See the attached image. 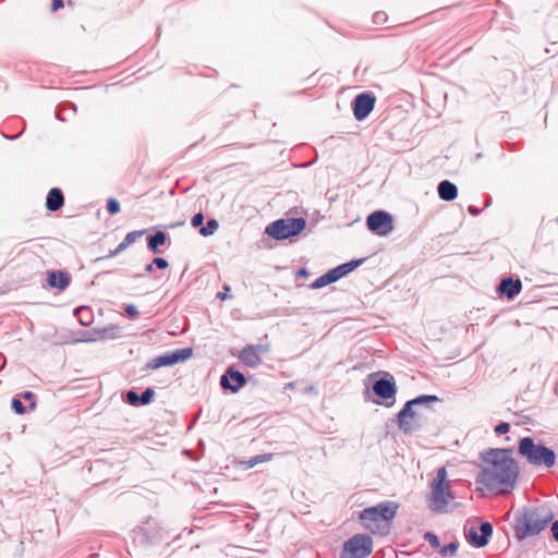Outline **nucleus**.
Masks as SVG:
<instances>
[{
	"label": "nucleus",
	"mask_w": 558,
	"mask_h": 558,
	"mask_svg": "<svg viewBox=\"0 0 558 558\" xmlns=\"http://www.w3.org/2000/svg\"><path fill=\"white\" fill-rule=\"evenodd\" d=\"M154 266H155V265H154V264H153V262H151L150 264L146 265L145 270H146L147 272H151V271H153V267H154Z\"/></svg>",
	"instance_id": "46"
},
{
	"label": "nucleus",
	"mask_w": 558,
	"mask_h": 558,
	"mask_svg": "<svg viewBox=\"0 0 558 558\" xmlns=\"http://www.w3.org/2000/svg\"><path fill=\"white\" fill-rule=\"evenodd\" d=\"M384 15H385L384 13L377 12V13L375 14V17H376V19H383V16H384Z\"/></svg>",
	"instance_id": "50"
},
{
	"label": "nucleus",
	"mask_w": 558,
	"mask_h": 558,
	"mask_svg": "<svg viewBox=\"0 0 558 558\" xmlns=\"http://www.w3.org/2000/svg\"><path fill=\"white\" fill-rule=\"evenodd\" d=\"M271 458V453L257 454L252 457L250 460L245 461L244 464L246 465V468H253L258 463L270 461Z\"/></svg>",
	"instance_id": "26"
},
{
	"label": "nucleus",
	"mask_w": 558,
	"mask_h": 558,
	"mask_svg": "<svg viewBox=\"0 0 558 558\" xmlns=\"http://www.w3.org/2000/svg\"><path fill=\"white\" fill-rule=\"evenodd\" d=\"M518 452L534 466L550 469L556 463L555 451L542 444H536L532 437H523L520 439Z\"/></svg>",
	"instance_id": "4"
},
{
	"label": "nucleus",
	"mask_w": 558,
	"mask_h": 558,
	"mask_svg": "<svg viewBox=\"0 0 558 558\" xmlns=\"http://www.w3.org/2000/svg\"><path fill=\"white\" fill-rule=\"evenodd\" d=\"M376 98L372 93L359 94L353 102L352 109L356 120L362 121L373 111Z\"/></svg>",
	"instance_id": "11"
},
{
	"label": "nucleus",
	"mask_w": 558,
	"mask_h": 558,
	"mask_svg": "<svg viewBox=\"0 0 558 558\" xmlns=\"http://www.w3.org/2000/svg\"><path fill=\"white\" fill-rule=\"evenodd\" d=\"M436 401H438L437 396L421 395V396L405 402V404L401 409V415L405 416V413H408L410 411V408H413L414 405H421V404H426V403L436 402Z\"/></svg>",
	"instance_id": "22"
},
{
	"label": "nucleus",
	"mask_w": 558,
	"mask_h": 558,
	"mask_svg": "<svg viewBox=\"0 0 558 558\" xmlns=\"http://www.w3.org/2000/svg\"><path fill=\"white\" fill-rule=\"evenodd\" d=\"M430 489L429 509L438 513L445 512L449 502L454 498L450 482L447 481L446 468L441 466L437 470L436 476L430 483Z\"/></svg>",
	"instance_id": "5"
},
{
	"label": "nucleus",
	"mask_w": 558,
	"mask_h": 558,
	"mask_svg": "<svg viewBox=\"0 0 558 558\" xmlns=\"http://www.w3.org/2000/svg\"><path fill=\"white\" fill-rule=\"evenodd\" d=\"M140 238V230L132 231L128 233L124 240L117 246V248L111 252L110 256H116L125 247H128L131 243H134Z\"/></svg>",
	"instance_id": "23"
},
{
	"label": "nucleus",
	"mask_w": 558,
	"mask_h": 558,
	"mask_svg": "<svg viewBox=\"0 0 558 558\" xmlns=\"http://www.w3.org/2000/svg\"><path fill=\"white\" fill-rule=\"evenodd\" d=\"M553 537L558 542V520L551 525Z\"/></svg>",
	"instance_id": "44"
},
{
	"label": "nucleus",
	"mask_w": 558,
	"mask_h": 558,
	"mask_svg": "<svg viewBox=\"0 0 558 558\" xmlns=\"http://www.w3.org/2000/svg\"><path fill=\"white\" fill-rule=\"evenodd\" d=\"M71 282V277L63 270H51L47 272V283L50 288H56L60 291L65 290Z\"/></svg>",
	"instance_id": "16"
},
{
	"label": "nucleus",
	"mask_w": 558,
	"mask_h": 558,
	"mask_svg": "<svg viewBox=\"0 0 558 558\" xmlns=\"http://www.w3.org/2000/svg\"><path fill=\"white\" fill-rule=\"evenodd\" d=\"M329 272H330V277L332 278L333 282H336L339 279L344 277L339 266L330 269Z\"/></svg>",
	"instance_id": "40"
},
{
	"label": "nucleus",
	"mask_w": 558,
	"mask_h": 558,
	"mask_svg": "<svg viewBox=\"0 0 558 558\" xmlns=\"http://www.w3.org/2000/svg\"><path fill=\"white\" fill-rule=\"evenodd\" d=\"M137 313H138V311L135 305L129 304L125 306V314L128 317L134 318V317H136Z\"/></svg>",
	"instance_id": "42"
},
{
	"label": "nucleus",
	"mask_w": 558,
	"mask_h": 558,
	"mask_svg": "<svg viewBox=\"0 0 558 558\" xmlns=\"http://www.w3.org/2000/svg\"><path fill=\"white\" fill-rule=\"evenodd\" d=\"M438 195L442 201L450 202L453 201L458 195V189L456 184L450 182L449 180H442L437 187Z\"/></svg>",
	"instance_id": "21"
},
{
	"label": "nucleus",
	"mask_w": 558,
	"mask_h": 558,
	"mask_svg": "<svg viewBox=\"0 0 558 558\" xmlns=\"http://www.w3.org/2000/svg\"><path fill=\"white\" fill-rule=\"evenodd\" d=\"M123 400L131 405L138 407L140 405V393L134 389L129 390L124 395Z\"/></svg>",
	"instance_id": "30"
},
{
	"label": "nucleus",
	"mask_w": 558,
	"mask_h": 558,
	"mask_svg": "<svg viewBox=\"0 0 558 558\" xmlns=\"http://www.w3.org/2000/svg\"><path fill=\"white\" fill-rule=\"evenodd\" d=\"M11 407L16 414L26 413L25 405L23 404L22 400L17 397L12 399Z\"/></svg>",
	"instance_id": "31"
},
{
	"label": "nucleus",
	"mask_w": 558,
	"mask_h": 558,
	"mask_svg": "<svg viewBox=\"0 0 558 558\" xmlns=\"http://www.w3.org/2000/svg\"><path fill=\"white\" fill-rule=\"evenodd\" d=\"M64 205V195L61 189L52 187L46 197V207L50 211H57Z\"/></svg>",
	"instance_id": "20"
},
{
	"label": "nucleus",
	"mask_w": 558,
	"mask_h": 558,
	"mask_svg": "<svg viewBox=\"0 0 558 558\" xmlns=\"http://www.w3.org/2000/svg\"><path fill=\"white\" fill-rule=\"evenodd\" d=\"M330 283H333V281H332V278L330 277V272L328 270L327 272H325L324 275L318 277L316 280H314L310 287H311V289L317 290V289L324 288Z\"/></svg>",
	"instance_id": "25"
},
{
	"label": "nucleus",
	"mask_w": 558,
	"mask_h": 558,
	"mask_svg": "<svg viewBox=\"0 0 558 558\" xmlns=\"http://www.w3.org/2000/svg\"><path fill=\"white\" fill-rule=\"evenodd\" d=\"M75 315L82 326H88L93 322L92 310L87 306H82L75 311Z\"/></svg>",
	"instance_id": "24"
},
{
	"label": "nucleus",
	"mask_w": 558,
	"mask_h": 558,
	"mask_svg": "<svg viewBox=\"0 0 558 558\" xmlns=\"http://www.w3.org/2000/svg\"><path fill=\"white\" fill-rule=\"evenodd\" d=\"M510 429V424L506 422H501L495 426V433L498 435L507 434Z\"/></svg>",
	"instance_id": "37"
},
{
	"label": "nucleus",
	"mask_w": 558,
	"mask_h": 558,
	"mask_svg": "<svg viewBox=\"0 0 558 558\" xmlns=\"http://www.w3.org/2000/svg\"><path fill=\"white\" fill-rule=\"evenodd\" d=\"M268 352L264 344H247L239 353V361L250 368H256L262 364V355Z\"/></svg>",
	"instance_id": "10"
},
{
	"label": "nucleus",
	"mask_w": 558,
	"mask_h": 558,
	"mask_svg": "<svg viewBox=\"0 0 558 558\" xmlns=\"http://www.w3.org/2000/svg\"><path fill=\"white\" fill-rule=\"evenodd\" d=\"M511 449H488L481 457L487 464L476 475V484L498 495L511 493L519 475L518 462Z\"/></svg>",
	"instance_id": "1"
},
{
	"label": "nucleus",
	"mask_w": 558,
	"mask_h": 558,
	"mask_svg": "<svg viewBox=\"0 0 558 558\" xmlns=\"http://www.w3.org/2000/svg\"><path fill=\"white\" fill-rule=\"evenodd\" d=\"M142 536H145L147 543L157 544L162 541L163 532L156 522L148 520L146 526L142 527Z\"/></svg>",
	"instance_id": "19"
},
{
	"label": "nucleus",
	"mask_w": 558,
	"mask_h": 558,
	"mask_svg": "<svg viewBox=\"0 0 558 558\" xmlns=\"http://www.w3.org/2000/svg\"><path fill=\"white\" fill-rule=\"evenodd\" d=\"M104 338H117L120 337V328L119 327H110V328H104L101 330Z\"/></svg>",
	"instance_id": "33"
},
{
	"label": "nucleus",
	"mask_w": 558,
	"mask_h": 558,
	"mask_svg": "<svg viewBox=\"0 0 558 558\" xmlns=\"http://www.w3.org/2000/svg\"><path fill=\"white\" fill-rule=\"evenodd\" d=\"M399 505L386 500L375 506L367 507L359 513V521L365 530L375 535H388L391 521L397 515Z\"/></svg>",
	"instance_id": "3"
},
{
	"label": "nucleus",
	"mask_w": 558,
	"mask_h": 558,
	"mask_svg": "<svg viewBox=\"0 0 558 558\" xmlns=\"http://www.w3.org/2000/svg\"><path fill=\"white\" fill-rule=\"evenodd\" d=\"M458 548H459V542L453 541V542L449 543L448 545L440 547L439 554L444 557L445 556L453 557V556H456Z\"/></svg>",
	"instance_id": "28"
},
{
	"label": "nucleus",
	"mask_w": 558,
	"mask_h": 558,
	"mask_svg": "<svg viewBox=\"0 0 558 558\" xmlns=\"http://www.w3.org/2000/svg\"><path fill=\"white\" fill-rule=\"evenodd\" d=\"M219 225H218V221L216 219H209L206 223V226H203L201 229H199V233L203 235V236H208V235H211L216 232V230L218 229Z\"/></svg>",
	"instance_id": "27"
},
{
	"label": "nucleus",
	"mask_w": 558,
	"mask_h": 558,
	"mask_svg": "<svg viewBox=\"0 0 558 558\" xmlns=\"http://www.w3.org/2000/svg\"><path fill=\"white\" fill-rule=\"evenodd\" d=\"M366 226L374 234L386 236L393 230V219L389 213L376 210L367 216Z\"/></svg>",
	"instance_id": "9"
},
{
	"label": "nucleus",
	"mask_w": 558,
	"mask_h": 558,
	"mask_svg": "<svg viewBox=\"0 0 558 558\" xmlns=\"http://www.w3.org/2000/svg\"><path fill=\"white\" fill-rule=\"evenodd\" d=\"M329 272H330V277L332 278L333 282H336L339 279L344 277L339 266L330 269Z\"/></svg>",
	"instance_id": "39"
},
{
	"label": "nucleus",
	"mask_w": 558,
	"mask_h": 558,
	"mask_svg": "<svg viewBox=\"0 0 558 558\" xmlns=\"http://www.w3.org/2000/svg\"><path fill=\"white\" fill-rule=\"evenodd\" d=\"M21 398H23L24 400H28L29 401V408L31 409H35V407H36L35 395L32 391L23 392L21 395Z\"/></svg>",
	"instance_id": "38"
},
{
	"label": "nucleus",
	"mask_w": 558,
	"mask_h": 558,
	"mask_svg": "<svg viewBox=\"0 0 558 558\" xmlns=\"http://www.w3.org/2000/svg\"><path fill=\"white\" fill-rule=\"evenodd\" d=\"M306 227V220L300 218H281L266 227L265 232L275 240H286L300 234Z\"/></svg>",
	"instance_id": "6"
},
{
	"label": "nucleus",
	"mask_w": 558,
	"mask_h": 558,
	"mask_svg": "<svg viewBox=\"0 0 558 558\" xmlns=\"http://www.w3.org/2000/svg\"><path fill=\"white\" fill-rule=\"evenodd\" d=\"M497 290L500 294L506 295L508 299H513L521 292L522 283L520 279L508 277L500 281Z\"/></svg>",
	"instance_id": "17"
},
{
	"label": "nucleus",
	"mask_w": 558,
	"mask_h": 558,
	"mask_svg": "<svg viewBox=\"0 0 558 558\" xmlns=\"http://www.w3.org/2000/svg\"><path fill=\"white\" fill-rule=\"evenodd\" d=\"M63 5H64L63 0H52L51 11L57 12L58 10L62 9Z\"/></svg>",
	"instance_id": "43"
},
{
	"label": "nucleus",
	"mask_w": 558,
	"mask_h": 558,
	"mask_svg": "<svg viewBox=\"0 0 558 558\" xmlns=\"http://www.w3.org/2000/svg\"><path fill=\"white\" fill-rule=\"evenodd\" d=\"M153 264L159 269H166L169 266L168 262L162 257H155Z\"/></svg>",
	"instance_id": "41"
},
{
	"label": "nucleus",
	"mask_w": 558,
	"mask_h": 558,
	"mask_svg": "<svg viewBox=\"0 0 558 558\" xmlns=\"http://www.w3.org/2000/svg\"><path fill=\"white\" fill-rule=\"evenodd\" d=\"M423 537H424L425 541H427L429 543V545L432 547H434V548L439 547V545H440L439 538L433 532H425Z\"/></svg>",
	"instance_id": "32"
},
{
	"label": "nucleus",
	"mask_w": 558,
	"mask_h": 558,
	"mask_svg": "<svg viewBox=\"0 0 558 558\" xmlns=\"http://www.w3.org/2000/svg\"><path fill=\"white\" fill-rule=\"evenodd\" d=\"M397 423L399 429L404 434H412L421 428L420 416L413 408H410L405 416H402L400 411L397 415Z\"/></svg>",
	"instance_id": "15"
},
{
	"label": "nucleus",
	"mask_w": 558,
	"mask_h": 558,
	"mask_svg": "<svg viewBox=\"0 0 558 558\" xmlns=\"http://www.w3.org/2000/svg\"><path fill=\"white\" fill-rule=\"evenodd\" d=\"M478 530L476 527L472 526L466 533V538L473 546L481 548L488 544L493 534V525L487 521L482 522Z\"/></svg>",
	"instance_id": "13"
},
{
	"label": "nucleus",
	"mask_w": 558,
	"mask_h": 558,
	"mask_svg": "<svg viewBox=\"0 0 558 558\" xmlns=\"http://www.w3.org/2000/svg\"><path fill=\"white\" fill-rule=\"evenodd\" d=\"M299 276H303V277H306L307 276V270L305 268H302L299 270Z\"/></svg>",
	"instance_id": "47"
},
{
	"label": "nucleus",
	"mask_w": 558,
	"mask_h": 558,
	"mask_svg": "<svg viewBox=\"0 0 558 558\" xmlns=\"http://www.w3.org/2000/svg\"><path fill=\"white\" fill-rule=\"evenodd\" d=\"M219 299L221 300H225L226 299V294L222 293V292H219L218 295H217Z\"/></svg>",
	"instance_id": "52"
},
{
	"label": "nucleus",
	"mask_w": 558,
	"mask_h": 558,
	"mask_svg": "<svg viewBox=\"0 0 558 558\" xmlns=\"http://www.w3.org/2000/svg\"><path fill=\"white\" fill-rule=\"evenodd\" d=\"M372 551V537L367 534H355L344 542L340 558H367Z\"/></svg>",
	"instance_id": "7"
},
{
	"label": "nucleus",
	"mask_w": 558,
	"mask_h": 558,
	"mask_svg": "<svg viewBox=\"0 0 558 558\" xmlns=\"http://www.w3.org/2000/svg\"><path fill=\"white\" fill-rule=\"evenodd\" d=\"M384 15H385L384 13L377 12V13L375 14V17H376V19H383V16H384Z\"/></svg>",
	"instance_id": "51"
},
{
	"label": "nucleus",
	"mask_w": 558,
	"mask_h": 558,
	"mask_svg": "<svg viewBox=\"0 0 558 558\" xmlns=\"http://www.w3.org/2000/svg\"><path fill=\"white\" fill-rule=\"evenodd\" d=\"M107 210L110 215H116L120 210V204L116 198H110L107 202Z\"/></svg>",
	"instance_id": "34"
},
{
	"label": "nucleus",
	"mask_w": 558,
	"mask_h": 558,
	"mask_svg": "<svg viewBox=\"0 0 558 558\" xmlns=\"http://www.w3.org/2000/svg\"><path fill=\"white\" fill-rule=\"evenodd\" d=\"M64 108H69V109H72V110H75V106L73 104H68L64 106Z\"/></svg>",
	"instance_id": "48"
},
{
	"label": "nucleus",
	"mask_w": 558,
	"mask_h": 558,
	"mask_svg": "<svg viewBox=\"0 0 558 558\" xmlns=\"http://www.w3.org/2000/svg\"><path fill=\"white\" fill-rule=\"evenodd\" d=\"M204 222V215L202 213L195 214L191 219V225L194 228L203 227Z\"/></svg>",
	"instance_id": "36"
},
{
	"label": "nucleus",
	"mask_w": 558,
	"mask_h": 558,
	"mask_svg": "<svg viewBox=\"0 0 558 558\" xmlns=\"http://www.w3.org/2000/svg\"><path fill=\"white\" fill-rule=\"evenodd\" d=\"M169 239V235L165 231H156L154 234H149L146 238V243L148 250L153 254H161L163 251L161 250V246H163Z\"/></svg>",
	"instance_id": "18"
},
{
	"label": "nucleus",
	"mask_w": 558,
	"mask_h": 558,
	"mask_svg": "<svg viewBox=\"0 0 558 558\" xmlns=\"http://www.w3.org/2000/svg\"><path fill=\"white\" fill-rule=\"evenodd\" d=\"M556 221L558 222V217H557Z\"/></svg>",
	"instance_id": "55"
},
{
	"label": "nucleus",
	"mask_w": 558,
	"mask_h": 558,
	"mask_svg": "<svg viewBox=\"0 0 558 558\" xmlns=\"http://www.w3.org/2000/svg\"><path fill=\"white\" fill-rule=\"evenodd\" d=\"M245 384L246 378L244 374L235 369L234 366H229L220 377V386L225 390L232 392H238Z\"/></svg>",
	"instance_id": "12"
},
{
	"label": "nucleus",
	"mask_w": 558,
	"mask_h": 558,
	"mask_svg": "<svg viewBox=\"0 0 558 558\" xmlns=\"http://www.w3.org/2000/svg\"><path fill=\"white\" fill-rule=\"evenodd\" d=\"M554 519L547 505L522 507L514 513L513 531L519 541L538 535Z\"/></svg>",
	"instance_id": "2"
},
{
	"label": "nucleus",
	"mask_w": 558,
	"mask_h": 558,
	"mask_svg": "<svg viewBox=\"0 0 558 558\" xmlns=\"http://www.w3.org/2000/svg\"><path fill=\"white\" fill-rule=\"evenodd\" d=\"M556 392H558V380H557V384H556Z\"/></svg>",
	"instance_id": "54"
},
{
	"label": "nucleus",
	"mask_w": 558,
	"mask_h": 558,
	"mask_svg": "<svg viewBox=\"0 0 558 558\" xmlns=\"http://www.w3.org/2000/svg\"><path fill=\"white\" fill-rule=\"evenodd\" d=\"M57 118L61 121H64V118L61 116V110L57 111Z\"/></svg>",
	"instance_id": "49"
},
{
	"label": "nucleus",
	"mask_w": 558,
	"mask_h": 558,
	"mask_svg": "<svg viewBox=\"0 0 558 558\" xmlns=\"http://www.w3.org/2000/svg\"><path fill=\"white\" fill-rule=\"evenodd\" d=\"M387 376L389 377H381L373 384L374 393L385 400L393 399L397 392L393 377L389 374Z\"/></svg>",
	"instance_id": "14"
},
{
	"label": "nucleus",
	"mask_w": 558,
	"mask_h": 558,
	"mask_svg": "<svg viewBox=\"0 0 558 558\" xmlns=\"http://www.w3.org/2000/svg\"><path fill=\"white\" fill-rule=\"evenodd\" d=\"M154 396L155 390L153 388H146L144 391H142V405L150 403Z\"/></svg>",
	"instance_id": "35"
},
{
	"label": "nucleus",
	"mask_w": 558,
	"mask_h": 558,
	"mask_svg": "<svg viewBox=\"0 0 558 558\" xmlns=\"http://www.w3.org/2000/svg\"><path fill=\"white\" fill-rule=\"evenodd\" d=\"M469 213L472 215V216H477L481 214L482 209L480 208H476L474 206H469L468 208Z\"/></svg>",
	"instance_id": "45"
},
{
	"label": "nucleus",
	"mask_w": 558,
	"mask_h": 558,
	"mask_svg": "<svg viewBox=\"0 0 558 558\" xmlns=\"http://www.w3.org/2000/svg\"><path fill=\"white\" fill-rule=\"evenodd\" d=\"M149 331H150V330H148L147 332H142V333H141V337L146 336Z\"/></svg>",
	"instance_id": "53"
},
{
	"label": "nucleus",
	"mask_w": 558,
	"mask_h": 558,
	"mask_svg": "<svg viewBox=\"0 0 558 558\" xmlns=\"http://www.w3.org/2000/svg\"><path fill=\"white\" fill-rule=\"evenodd\" d=\"M363 262H364L363 258H361V259H353V260H350L348 263L339 265V267H340L343 276H347L348 274H350L351 271L356 269L360 265H362Z\"/></svg>",
	"instance_id": "29"
},
{
	"label": "nucleus",
	"mask_w": 558,
	"mask_h": 558,
	"mask_svg": "<svg viewBox=\"0 0 558 558\" xmlns=\"http://www.w3.org/2000/svg\"><path fill=\"white\" fill-rule=\"evenodd\" d=\"M193 355V349L191 347L177 349L171 352H166L162 355L156 356L148 361L144 369L154 371L163 366H173L179 363L187 361Z\"/></svg>",
	"instance_id": "8"
}]
</instances>
